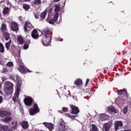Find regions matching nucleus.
Masks as SVG:
<instances>
[{
  "label": "nucleus",
  "mask_w": 131,
  "mask_h": 131,
  "mask_svg": "<svg viewBox=\"0 0 131 131\" xmlns=\"http://www.w3.org/2000/svg\"><path fill=\"white\" fill-rule=\"evenodd\" d=\"M54 7H55V14L53 16V18L51 19V18H50L49 12L48 14V18L46 19L47 22H48V23H50V24H54V23H56V22L58 21V18H59V13H58V12H59L60 11V6L59 5H55Z\"/></svg>",
  "instance_id": "f257e3e1"
},
{
  "label": "nucleus",
  "mask_w": 131,
  "mask_h": 131,
  "mask_svg": "<svg viewBox=\"0 0 131 131\" xmlns=\"http://www.w3.org/2000/svg\"><path fill=\"white\" fill-rule=\"evenodd\" d=\"M42 34H43L42 43L45 47H48V46H50V43L52 40V36L48 34V33L45 32V31Z\"/></svg>",
  "instance_id": "f03ea898"
},
{
  "label": "nucleus",
  "mask_w": 131,
  "mask_h": 131,
  "mask_svg": "<svg viewBox=\"0 0 131 131\" xmlns=\"http://www.w3.org/2000/svg\"><path fill=\"white\" fill-rule=\"evenodd\" d=\"M39 112V108H38V106L37 104L35 103L33 105V108H30L29 110V113L30 115H35L36 113H38Z\"/></svg>",
  "instance_id": "7ed1b4c3"
},
{
  "label": "nucleus",
  "mask_w": 131,
  "mask_h": 131,
  "mask_svg": "<svg viewBox=\"0 0 131 131\" xmlns=\"http://www.w3.org/2000/svg\"><path fill=\"white\" fill-rule=\"evenodd\" d=\"M24 102L27 106H31V105H32V103H33V98L31 97L28 96L24 99Z\"/></svg>",
  "instance_id": "20e7f679"
},
{
  "label": "nucleus",
  "mask_w": 131,
  "mask_h": 131,
  "mask_svg": "<svg viewBox=\"0 0 131 131\" xmlns=\"http://www.w3.org/2000/svg\"><path fill=\"white\" fill-rule=\"evenodd\" d=\"M18 71H19V72H21V73H22L23 74H26V73H27V72L30 73L31 72V71L29 70H28V69L25 68V67L23 66H19L18 68H17Z\"/></svg>",
  "instance_id": "39448f33"
},
{
  "label": "nucleus",
  "mask_w": 131,
  "mask_h": 131,
  "mask_svg": "<svg viewBox=\"0 0 131 131\" xmlns=\"http://www.w3.org/2000/svg\"><path fill=\"white\" fill-rule=\"evenodd\" d=\"M32 28V25L28 21H26L24 25L25 32L29 31Z\"/></svg>",
  "instance_id": "423d86ee"
},
{
  "label": "nucleus",
  "mask_w": 131,
  "mask_h": 131,
  "mask_svg": "<svg viewBox=\"0 0 131 131\" xmlns=\"http://www.w3.org/2000/svg\"><path fill=\"white\" fill-rule=\"evenodd\" d=\"M56 131H65V122L61 121L59 124L58 128Z\"/></svg>",
  "instance_id": "0eeeda50"
},
{
  "label": "nucleus",
  "mask_w": 131,
  "mask_h": 131,
  "mask_svg": "<svg viewBox=\"0 0 131 131\" xmlns=\"http://www.w3.org/2000/svg\"><path fill=\"white\" fill-rule=\"evenodd\" d=\"M74 84L77 85V89H80L81 88V85H82V80L81 79H77L74 81Z\"/></svg>",
  "instance_id": "6e6552de"
},
{
  "label": "nucleus",
  "mask_w": 131,
  "mask_h": 131,
  "mask_svg": "<svg viewBox=\"0 0 131 131\" xmlns=\"http://www.w3.org/2000/svg\"><path fill=\"white\" fill-rule=\"evenodd\" d=\"M71 108L72 109L71 113L72 114H78L79 113V110L77 106L72 105H71Z\"/></svg>",
  "instance_id": "1a4fd4ad"
},
{
  "label": "nucleus",
  "mask_w": 131,
  "mask_h": 131,
  "mask_svg": "<svg viewBox=\"0 0 131 131\" xmlns=\"http://www.w3.org/2000/svg\"><path fill=\"white\" fill-rule=\"evenodd\" d=\"M10 112L3 110L0 111V117H2V118H4L5 116H10Z\"/></svg>",
  "instance_id": "9d476101"
},
{
  "label": "nucleus",
  "mask_w": 131,
  "mask_h": 131,
  "mask_svg": "<svg viewBox=\"0 0 131 131\" xmlns=\"http://www.w3.org/2000/svg\"><path fill=\"white\" fill-rule=\"evenodd\" d=\"M42 124H43L46 127H47L50 131L54 129V124L52 123L45 122L42 123Z\"/></svg>",
  "instance_id": "9b49d317"
},
{
  "label": "nucleus",
  "mask_w": 131,
  "mask_h": 131,
  "mask_svg": "<svg viewBox=\"0 0 131 131\" xmlns=\"http://www.w3.org/2000/svg\"><path fill=\"white\" fill-rule=\"evenodd\" d=\"M12 119H13L11 117L6 116L4 119H2V121H3V122H4V123H10Z\"/></svg>",
  "instance_id": "f8f14e48"
},
{
  "label": "nucleus",
  "mask_w": 131,
  "mask_h": 131,
  "mask_svg": "<svg viewBox=\"0 0 131 131\" xmlns=\"http://www.w3.org/2000/svg\"><path fill=\"white\" fill-rule=\"evenodd\" d=\"M20 124L21 127H23L24 129H27V128L29 127V124H28V122L26 121H23V122H21Z\"/></svg>",
  "instance_id": "ddd939ff"
},
{
  "label": "nucleus",
  "mask_w": 131,
  "mask_h": 131,
  "mask_svg": "<svg viewBox=\"0 0 131 131\" xmlns=\"http://www.w3.org/2000/svg\"><path fill=\"white\" fill-rule=\"evenodd\" d=\"M122 125H123L122 122L119 121H117L115 122V130H118L119 127L122 126Z\"/></svg>",
  "instance_id": "4468645a"
},
{
  "label": "nucleus",
  "mask_w": 131,
  "mask_h": 131,
  "mask_svg": "<svg viewBox=\"0 0 131 131\" xmlns=\"http://www.w3.org/2000/svg\"><path fill=\"white\" fill-rule=\"evenodd\" d=\"M13 89L5 87L4 92L6 95H12L13 94Z\"/></svg>",
  "instance_id": "2eb2a0df"
},
{
  "label": "nucleus",
  "mask_w": 131,
  "mask_h": 131,
  "mask_svg": "<svg viewBox=\"0 0 131 131\" xmlns=\"http://www.w3.org/2000/svg\"><path fill=\"white\" fill-rule=\"evenodd\" d=\"M11 29L13 30V31H17L18 30V24L16 23V22H13L11 24Z\"/></svg>",
  "instance_id": "dca6fc26"
},
{
  "label": "nucleus",
  "mask_w": 131,
  "mask_h": 131,
  "mask_svg": "<svg viewBox=\"0 0 131 131\" xmlns=\"http://www.w3.org/2000/svg\"><path fill=\"white\" fill-rule=\"evenodd\" d=\"M4 86L5 88H8V89H13V83L9 81L5 82Z\"/></svg>",
  "instance_id": "f3484780"
},
{
  "label": "nucleus",
  "mask_w": 131,
  "mask_h": 131,
  "mask_svg": "<svg viewBox=\"0 0 131 131\" xmlns=\"http://www.w3.org/2000/svg\"><path fill=\"white\" fill-rule=\"evenodd\" d=\"M31 36L33 38L36 39V38H38V34L37 33V31L36 30H34L31 33Z\"/></svg>",
  "instance_id": "a211bd4d"
},
{
  "label": "nucleus",
  "mask_w": 131,
  "mask_h": 131,
  "mask_svg": "<svg viewBox=\"0 0 131 131\" xmlns=\"http://www.w3.org/2000/svg\"><path fill=\"white\" fill-rule=\"evenodd\" d=\"M107 111L108 113H114V114H116V110L115 108L112 106H108L107 108Z\"/></svg>",
  "instance_id": "6ab92c4d"
},
{
  "label": "nucleus",
  "mask_w": 131,
  "mask_h": 131,
  "mask_svg": "<svg viewBox=\"0 0 131 131\" xmlns=\"http://www.w3.org/2000/svg\"><path fill=\"white\" fill-rule=\"evenodd\" d=\"M110 127H111V124L110 123H105L103 125V128L105 129V131H109L110 129Z\"/></svg>",
  "instance_id": "aec40b11"
},
{
  "label": "nucleus",
  "mask_w": 131,
  "mask_h": 131,
  "mask_svg": "<svg viewBox=\"0 0 131 131\" xmlns=\"http://www.w3.org/2000/svg\"><path fill=\"white\" fill-rule=\"evenodd\" d=\"M118 94H119L120 95H125V96H126V97H127V92H126V90L125 89L118 90Z\"/></svg>",
  "instance_id": "412c9836"
},
{
  "label": "nucleus",
  "mask_w": 131,
  "mask_h": 131,
  "mask_svg": "<svg viewBox=\"0 0 131 131\" xmlns=\"http://www.w3.org/2000/svg\"><path fill=\"white\" fill-rule=\"evenodd\" d=\"M20 84H18L17 86H16V91L15 93V97H16L17 98H18V97H19V91H20Z\"/></svg>",
  "instance_id": "4be33fe9"
},
{
  "label": "nucleus",
  "mask_w": 131,
  "mask_h": 131,
  "mask_svg": "<svg viewBox=\"0 0 131 131\" xmlns=\"http://www.w3.org/2000/svg\"><path fill=\"white\" fill-rule=\"evenodd\" d=\"M29 43H30V40H27L24 45V50H27L29 47Z\"/></svg>",
  "instance_id": "5701e85b"
},
{
  "label": "nucleus",
  "mask_w": 131,
  "mask_h": 131,
  "mask_svg": "<svg viewBox=\"0 0 131 131\" xmlns=\"http://www.w3.org/2000/svg\"><path fill=\"white\" fill-rule=\"evenodd\" d=\"M9 128V126L6 125H0V130H4V131H8V129Z\"/></svg>",
  "instance_id": "b1692460"
},
{
  "label": "nucleus",
  "mask_w": 131,
  "mask_h": 131,
  "mask_svg": "<svg viewBox=\"0 0 131 131\" xmlns=\"http://www.w3.org/2000/svg\"><path fill=\"white\" fill-rule=\"evenodd\" d=\"M17 41L19 42V45H23L24 42V40L23 39V38L21 36H19L17 37Z\"/></svg>",
  "instance_id": "393cba45"
},
{
  "label": "nucleus",
  "mask_w": 131,
  "mask_h": 131,
  "mask_svg": "<svg viewBox=\"0 0 131 131\" xmlns=\"http://www.w3.org/2000/svg\"><path fill=\"white\" fill-rule=\"evenodd\" d=\"M41 4V0H34L32 4L34 5L35 6H39Z\"/></svg>",
  "instance_id": "a878e982"
},
{
  "label": "nucleus",
  "mask_w": 131,
  "mask_h": 131,
  "mask_svg": "<svg viewBox=\"0 0 131 131\" xmlns=\"http://www.w3.org/2000/svg\"><path fill=\"white\" fill-rule=\"evenodd\" d=\"M15 78H16V80L17 81V85H18V84H20V86H21V84L22 83L21 82V78L20 77H19V76H18V75H15Z\"/></svg>",
  "instance_id": "bb28decb"
},
{
  "label": "nucleus",
  "mask_w": 131,
  "mask_h": 131,
  "mask_svg": "<svg viewBox=\"0 0 131 131\" xmlns=\"http://www.w3.org/2000/svg\"><path fill=\"white\" fill-rule=\"evenodd\" d=\"M11 42H12V40H10L8 42L6 43L5 46L7 51H9V50H10V47L11 46Z\"/></svg>",
  "instance_id": "cd10ccee"
},
{
  "label": "nucleus",
  "mask_w": 131,
  "mask_h": 131,
  "mask_svg": "<svg viewBox=\"0 0 131 131\" xmlns=\"http://www.w3.org/2000/svg\"><path fill=\"white\" fill-rule=\"evenodd\" d=\"M47 12L45 10L43 12L41 13L40 17L41 19H45L46 18V16H47Z\"/></svg>",
  "instance_id": "c85d7f7f"
},
{
  "label": "nucleus",
  "mask_w": 131,
  "mask_h": 131,
  "mask_svg": "<svg viewBox=\"0 0 131 131\" xmlns=\"http://www.w3.org/2000/svg\"><path fill=\"white\" fill-rule=\"evenodd\" d=\"M23 8L26 11H28V10H29V9H30V5H29L28 4H23Z\"/></svg>",
  "instance_id": "c756f323"
},
{
  "label": "nucleus",
  "mask_w": 131,
  "mask_h": 131,
  "mask_svg": "<svg viewBox=\"0 0 131 131\" xmlns=\"http://www.w3.org/2000/svg\"><path fill=\"white\" fill-rule=\"evenodd\" d=\"M11 124L12 125H14H14L12 126L13 129H15V128H17V126H18V124H17V121H15V122L12 121L11 122Z\"/></svg>",
  "instance_id": "7c9ffc66"
},
{
  "label": "nucleus",
  "mask_w": 131,
  "mask_h": 131,
  "mask_svg": "<svg viewBox=\"0 0 131 131\" xmlns=\"http://www.w3.org/2000/svg\"><path fill=\"white\" fill-rule=\"evenodd\" d=\"M4 36L5 37L6 40H9V38H10V34L9 33L4 32Z\"/></svg>",
  "instance_id": "2f4dec72"
},
{
  "label": "nucleus",
  "mask_w": 131,
  "mask_h": 131,
  "mask_svg": "<svg viewBox=\"0 0 131 131\" xmlns=\"http://www.w3.org/2000/svg\"><path fill=\"white\" fill-rule=\"evenodd\" d=\"M128 110V106H126L124 108H123L122 112L123 114H126L127 113V111Z\"/></svg>",
  "instance_id": "473e14b6"
},
{
  "label": "nucleus",
  "mask_w": 131,
  "mask_h": 131,
  "mask_svg": "<svg viewBox=\"0 0 131 131\" xmlns=\"http://www.w3.org/2000/svg\"><path fill=\"white\" fill-rule=\"evenodd\" d=\"M91 131H99V130L98 129L97 126H96L94 124H93L92 125V130Z\"/></svg>",
  "instance_id": "72a5a7b5"
},
{
  "label": "nucleus",
  "mask_w": 131,
  "mask_h": 131,
  "mask_svg": "<svg viewBox=\"0 0 131 131\" xmlns=\"http://www.w3.org/2000/svg\"><path fill=\"white\" fill-rule=\"evenodd\" d=\"M5 52V48H4V45L0 42V53H4Z\"/></svg>",
  "instance_id": "f704fd0d"
},
{
  "label": "nucleus",
  "mask_w": 131,
  "mask_h": 131,
  "mask_svg": "<svg viewBox=\"0 0 131 131\" xmlns=\"http://www.w3.org/2000/svg\"><path fill=\"white\" fill-rule=\"evenodd\" d=\"M3 13L4 15H6L7 14H9V8L6 7L3 10Z\"/></svg>",
  "instance_id": "c9c22d12"
},
{
  "label": "nucleus",
  "mask_w": 131,
  "mask_h": 131,
  "mask_svg": "<svg viewBox=\"0 0 131 131\" xmlns=\"http://www.w3.org/2000/svg\"><path fill=\"white\" fill-rule=\"evenodd\" d=\"M6 29H7V27L6 26V24H2V28H1V30L2 31H4L6 30Z\"/></svg>",
  "instance_id": "e433bc0d"
},
{
  "label": "nucleus",
  "mask_w": 131,
  "mask_h": 131,
  "mask_svg": "<svg viewBox=\"0 0 131 131\" xmlns=\"http://www.w3.org/2000/svg\"><path fill=\"white\" fill-rule=\"evenodd\" d=\"M6 66H8V67H13V66H14V64L13 63V62L9 61L6 63Z\"/></svg>",
  "instance_id": "4c0bfd02"
},
{
  "label": "nucleus",
  "mask_w": 131,
  "mask_h": 131,
  "mask_svg": "<svg viewBox=\"0 0 131 131\" xmlns=\"http://www.w3.org/2000/svg\"><path fill=\"white\" fill-rule=\"evenodd\" d=\"M62 112H68V108L63 107L62 108Z\"/></svg>",
  "instance_id": "58836bf2"
},
{
  "label": "nucleus",
  "mask_w": 131,
  "mask_h": 131,
  "mask_svg": "<svg viewBox=\"0 0 131 131\" xmlns=\"http://www.w3.org/2000/svg\"><path fill=\"white\" fill-rule=\"evenodd\" d=\"M105 114H101L100 115L99 117L101 119H103V118H105Z\"/></svg>",
  "instance_id": "ea45409f"
},
{
  "label": "nucleus",
  "mask_w": 131,
  "mask_h": 131,
  "mask_svg": "<svg viewBox=\"0 0 131 131\" xmlns=\"http://www.w3.org/2000/svg\"><path fill=\"white\" fill-rule=\"evenodd\" d=\"M1 90H2V83L1 82H0V95L3 96V95H4V93H3V92H2V91Z\"/></svg>",
  "instance_id": "a19ab883"
},
{
  "label": "nucleus",
  "mask_w": 131,
  "mask_h": 131,
  "mask_svg": "<svg viewBox=\"0 0 131 131\" xmlns=\"http://www.w3.org/2000/svg\"><path fill=\"white\" fill-rule=\"evenodd\" d=\"M16 61L17 62V63H21V57H18V59H16Z\"/></svg>",
  "instance_id": "79ce46f5"
},
{
  "label": "nucleus",
  "mask_w": 131,
  "mask_h": 131,
  "mask_svg": "<svg viewBox=\"0 0 131 131\" xmlns=\"http://www.w3.org/2000/svg\"><path fill=\"white\" fill-rule=\"evenodd\" d=\"M3 71L4 73H7V72H8V69L6 68H4L3 69Z\"/></svg>",
  "instance_id": "37998d69"
},
{
  "label": "nucleus",
  "mask_w": 131,
  "mask_h": 131,
  "mask_svg": "<svg viewBox=\"0 0 131 131\" xmlns=\"http://www.w3.org/2000/svg\"><path fill=\"white\" fill-rule=\"evenodd\" d=\"M66 115L67 117H70V118H72V117H73V116H71L70 114H66Z\"/></svg>",
  "instance_id": "c03bdc74"
},
{
  "label": "nucleus",
  "mask_w": 131,
  "mask_h": 131,
  "mask_svg": "<svg viewBox=\"0 0 131 131\" xmlns=\"http://www.w3.org/2000/svg\"><path fill=\"white\" fill-rule=\"evenodd\" d=\"M2 81H6V80H7V77L3 76L2 78Z\"/></svg>",
  "instance_id": "a18cd8bd"
},
{
  "label": "nucleus",
  "mask_w": 131,
  "mask_h": 131,
  "mask_svg": "<svg viewBox=\"0 0 131 131\" xmlns=\"http://www.w3.org/2000/svg\"><path fill=\"white\" fill-rule=\"evenodd\" d=\"M89 81H90V79H86L85 84V86L88 85Z\"/></svg>",
  "instance_id": "49530a36"
},
{
  "label": "nucleus",
  "mask_w": 131,
  "mask_h": 131,
  "mask_svg": "<svg viewBox=\"0 0 131 131\" xmlns=\"http://www.w3.org/2000/svg\"><path fill=\"white\" fill-rule=\"evenodd\" d=\"M12 100L13 101H14V102H16V101H17V97L16 96H14L12 98Z\"/></svg>",
  "instance_id": "de8ad7c7"
},
{
  "label": "nucleus",
  "mask_w": 131,
  "mask_h": 131,
  "mask_svg": "<svg viewBox=\"0 0 131 131\" xmlns=\"http://www.w3.org/2000/svg\"><path fill=\"white\" fill-rule=\"evenodd\" d=\"M35 18H36L37 19V18H38V17H39V15L38 14V13H35Z\"/></svg>",
  "instance_id": "09e8293b"
},
{
  "label": "nucleus",
  "mask_w": 131,
  "mask_h": 131,
  "mask_svg": "<svg viewBox=\"0 0 131 131\" xmlns=\"http://www.w3.org/2000/svg\"><path fill=\"white\" fill-rule=\"evenodd\" d=\"M3 97L0 96V104H2L3 103Z\"/></svg>",
  "instance_id": "8fccbe9b"
},
{
  "label": "nucleus",
  "mask_w": 131,
  "mask_h": 131,
  "mask_svg": "<svg viewBox=\"0 0 131 131\" xmlns=\"http://www.w3.org/2000/svg\"><path fill=\"white\" fill-rule=\"evenodd\" d=\"M58 41H63V39L62 38H57Z\"/></svg>",
  "instance_id": "3c124183"
},
{
  "label": "nucleus",
  "mask_w": 131,
  "mask_h": 131,
  "mask_svg": "<svg viewBox=\"0 0 131 131\" xmlns=\"http://www.w3.org/2000/svg\"><path fill=\"white\" fill-rule=\"evenodd\" d=\"M73 99H76V101H77V99H76V96H73Z\"/></svg>",
  "instance_id": "603ef678"
},
{
  "label": "nucleus",
  "mask_w": 131,
  "mask_h": 131,
  "mask_svg": "<svg viewBox=\"0 0 131 131\" xmlns=\"http://www.w3.org/2000/svg\"><path fill=\"white\" fill-rule=\"evenodd\" d=\"M19 20H22V17L20 16V17H19Z\"/></svg>",
  "instance_id": "864d4df0"
},
{
  "label": "nucleus",
  "mask_w": 131,
  "mask_h": 131,
  "mask_svg": "<svg viewBox=\"0 0 131 131\" xmlns=\"http://www.w3.org/2000/svg\"><path fill=\"white\" fill-rule=\"evenodd\" d=\"M58 112H60V113H63L61 111H58Z\"/></svg>",
  "instance_id": "5fc2aeb1"
},
{
  "label": "nucleus",
  "mask_w": 131,
  "mask_h": 131,
  "mask_svg": "<svg viewBox=\"0 0 131 131\" xmlns=\"http://www.w3.org/2000/svg\"><path fill=\"white\" fill-rule=\"evenodd\" d=\"M60 0H55V2H59Z\"/></svg>",
  "instance_id": "6e6d98bb"
},
{
  "label": "nucleus",
  "mask_w": 131,
  "mask_h": 131,
  "mask_svg": "<svg viewBox=\"0 0 131 131\" xmlns=\"http://www.w3.org/2000/svg\"><path fill=\"white\" fill-rule=\"evenodd\" d=\"M3 3H4V1H1V4H3Z\"/></svg>",
  "instance_id": "4d7b16f0"
},
{
  "label": "nucleus",
  "mask_w": 131,
  "mask_h": 131,
  "mask_svg": "<svg viewBox=\"0 0 131 131\" xmlns=\"http://www.w3.org/2000/svg\"><path fill=\"white\" fill-rule=\"evenodd\" d=\"M64 90H66V88L64 87Z\"/></svg>",
  "instance_id": "13d9d810"
}]
</instances>
